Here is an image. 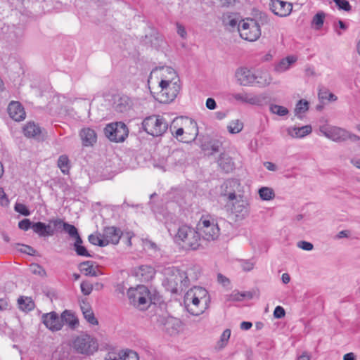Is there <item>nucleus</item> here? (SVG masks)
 <instances>
[{"mask_svg": "<svg viewBox=\"0 0 360 360\" xmlns=\"http://www.w3.org/2000/svg\"><path fill=\"white\" fill-rule=\"evenodd\" d=\"M176 32L183 39L186 38L187 32L184 25L181 24L176 22Z\"/></svg>", "mask_w": 360, "mask_h": 360, "instance_id": "57", "label": "nucleus"}, {"mask_svg": "<svg viewBox=\"0 0 360 360\" xmlns=\"http://www.w3.org/2000/svg\"><path fill=\"white\" fill-rule=\"evenodd\" d=\"M33 223L31 222V221L29 219H24L19 221L18 223V227L19 229L23 230V231H27L30 229H32Z\"/></svg>", "mask_w": 360, "mask_h": 360, "instance_id": "53", "label": "nucleus"}, {"mask_svg": "<svg viewBox=\"0 0 360 360\" xmlns=\"http://www.w3.org/2000/svg\"><path fill=\"white\" fill-rule=\"evenodd\" d=\"M10 117L16 121L20 122L25 119L26 113L24 108L18 101H11L7 108Z\"/></svg>", "mask_w": 360, "mask_h": 360, "instance_id": "16", "label": "nucleus"}, {"mask_svg": "<svg viewBox=\"0 0 360 360\" xmlns=\"http://www.w3.org/2000/svg\"><path fill=\"white\" fill-rule=\"evenodd\" d=\"M84 317L91 325H97L98 323V320L91 309H86L85 311H84Z\"/></svg>", "mask_w": 360, "mask_h": 360, "instance_id": "48", "label": "nucleus"}, {"mask_svg": "<svg viewBox=\"0 0 360 360\" xmlns=\"http://www.w3.org/2000/svg\"><path fill=\"white\" fill-rule=\"evenodd\" d=\"M79 267L86 276L96 277L98 275L96 269L94 267V262L92 261L83 262L80 263Z\"/></svg>", "mask_w": 360, "mask_h": 360, "instance_id": "29", "label": "nucleus"}, {"mask_svg": "<svg viewBox=\"0 0 360 360\" xmlns=\"http://www.w3.org/2000/svg\"><path fill=\"white\" fill-rule=\"evenodd\" d=\"M242 268L244 271H251L254 267V263L250 260H245L242 262Z\"/></svg>", "mask_w": 360, "mask_h": 360, "instance_id": "59", "label": "nucleus"}, {"mask_svg": "<svg viewBox=\"0 0 360 360\" xmlns=\"http://www.w3.org/2000/svg\"><path fill=\"white\" fill-rule=\"evenodd\" d=\"M231 335V330L229 329L225 330L221 335L220 340L219 341V348H223L226 345Z\"/></svg>", "mask_w": 360, "mask_h": 360, "instance_id": "49", "label": "nucleus"}, {"mask_svg": "<svg viewBox=\"0 0 360 360\" xmlns=\"http://www.w3.org/2000/svg\"><path fill=\"white\" fill-rule=\"evenodd\" d=\"M319 129L323 136L335 142H343L348 139L355 141L359 139L358 136L338 127L321 126Z\"/></svg>", "mask_w": 360, "mask_h": 360, "instance_id": "8", "label": "nucleus"}, {"mask_svg": "<svg viewBox=\"0 0 360 360\" xmlns=\"http://www.w3.org/2000/svg\"><path fill=\"white\" fill-rule=\"evenodd\" d=\"M220 146L221 143L219 141H214L211 145L210 148L212 150V152L216 153L219 150Z\"/></svg>", "mask_w": 360, "mask_h": 360, "instance_id": "64", "label": "nucleus"}, {"mask_svg": "<svg viewBox=\"0 0 360 360\" xmlns=\"http://www.w3.org/2000/svg\"><path fill=\"white\" fill-rule=\"evenodd\" d=\"M175 124H180L184 129L185 136L180 141L184 143H190L195 140L198 135V127L197 122L188 117H181L174 119Z\"/></svg>", "mask_w": 360, "mask_h": 360, "instance_id": "11", "label": "nucleus"}, {"mask_svg": "<svg viewBox=\"0 0 360 360\" xmlns=\"http://www.w3.org/2000/svg\"><path fill=\"white\" fill-rule=\"evenodd\" d=\"M243 128V124L239 120H235L231 121L227 127L229 133L235 134L242 131Z\"/></svg>", "mask_w": 360, "mask_h": 360, "instance_id": "39", "label": "nucleus"}, {"mask_svg": "<svg viewBox=\"0 0 360 360\" xmlns=\"http://www.w3.org/2000/svg\"><path fill=\"white\" fill-rule=\"evenodd\" d=\"M73 347L77 353L90 356L98 348L97 340L88 334H82L73 341Z\"/></svg>", "mask_w": 360, "mask_h": 360, "instance_id": "6", "label": "nucleus"}, {"mask_svg": "<svg viewBox=\"0 0 360 360\" xmlns=\"http://www.w3.org/2000/svg\"><path fill=\"white\" fill-rule=\"evenodd\" d=\"M209 301L208 292L202 287H195L191 289L184 296L186 308L193 316H199L202 314Z\"/></svg>", "mask_w": 360, "mask_h": 360, "instance_id": "1", "label": "nucleus"}, {"mask_svg": "<svg viewBox=\"0 0 360 360\" xmlns=\"http://www.w3.org/2000/svg\"><path fill=\"white\" fill-rule=\"evenodd\" d=\"M252 326V323L249 322V321H243L240 323V328L242 330H249L251 328Z\"/></svg>", "mask_w": 360, "mask_h": 360, "instance_id": "63", "label": "nucleus"}, {"mask_svg": "<svg viewBox=\"0 0 360 360\" xmlns=\"http://www.w3.org/2000/svg\"><path fill=\"white\" fill-rule=\"evenodd\" d=\"M252 20L257 22V25L261 28L262 25H264L269 23V18L266 13L262 11H257L254 18H251Z\"/></svg>", "mask_w": 360, "mask_h": 360, "instance_id": "36", "label": "nucleus"}, {"mask_svg": "<svg viewBox=\"0 0 360 360\" xmlns=\"http://www.w3.org/2000/svg\"><path fill=\"white\" fill-rule=\"evenodd\" d=\"M255 71L241 67L237 69L235 76L242 86H254Z\"/></svg>", "mask_w": 360, "mask_h": 360, "instance_id": "15", "label": "nucleus"}, {"mask_svg": "<svg viewBox=\"0 0 360 360\" xmlns=\"http://www.w3.org/2000/svg\"><path fill=\"white\" fill-rule=\"evenodd\" d=\"M170 131L173 136L179 140L180 139L179 137L181 136L182 138L184 137L183 135L185 134L184 129L182 125H180V124H175L174 120L170 126Z\"/></svg>", "mask_w": 360, "mask_h": 360, "instance_id": "38", "label": "nucleus"}, {"mask_svg": "<svg viewBox=\"0 0 360 360\" xmlns=\"http://www.w3.org/2000/svg\"><path fill=\"white\" fill-rule=\"evenodd\" d=\"M272 77L266 70L258 69L254 72V86L265 87L271 84Z\"/></svg>", "mask_w": 360, "mask_h": 360, "instance_id": "18", "label": "nucleus"}, {"mask_svg": "<svg viewBox=\"0 0 360 360\" xmlns=\"http://www.w3.org/2000/svg\"><path fill=\"white\" fill-rule=\"evenodd\" d=\"M129 98L126 96L120 97L115 102V109L119 112H124L129 109Z\"/></svg>", "mask_w": 360, "mask_h": 360, "instance_id": "34", "label": "nucleus"}, {"mask_svg": "<svg viewBox=\"0 0 360 360\" xmlns=\"http://www.w3.org/2000/svg\"><path fill=\"white\" fill-rule=\"evenodd\" d=\"M269 110L273 114H276L278 116H285L289 112L287 108L276 104L270 105Z\"/></svg>", "mask_w": 360, "mask_h": 360, "instance_id": "42", "label": "nucleus"}, {"mask_svg": "<svg viewBox=\"0 0 360 360\" xmlns=\"http://www.w3.org/2000/svg\"><path fill=\"white\" fill-rule=\"evenodd\" d=\"M319 99L321 101L328 100L329 101H335L338 97L333 93L329 92V90L323 86L319 87Z\"/></svg>", "mask_w": 360, "mask_h": 360, "instance_id": "31", "label": "nucleus"}, {"mask_svg": "<svg viewBox=\"0 0 360 360\" xmlns=\"http://www.w3.org/2000/svg\"><path fill=\"white\" fill-rule=\"evenodd\" d=\"M238 20L239 19L236 13H226L223 14V25L230 31L234 30L235 29L238 30L239 25Z\"/></svg>", "mask_w": 360, "mask_h": 360, "instance_id": "25", "label": "nucleus"}, {"mask_svg": "<svg viewBox=\"0 0 360 360\" xmlns=\"http://www.w3.org/2000/svg\"><path fill=\"white\" fill-rule=\"evenodd\" d=\"M271 9L275 15L286 17L292 12V5L281 0H273L271 4Z\"/></svg>", "mask_w": 360, "mask_h": 360, "instance_id": "14", "label": "nucleus"}, {"mask_svg": "<svg viewBox=\"0 0 360 360\" xmlns=\"http://www.w3.org/2000/svg\"><path fill=\"white\" fill-rule=\"evenodd\" d=\"M172 158L175 160L176 158H180V159L178 160V163L181 165L184 163L185 160V153L182 150H176L172 153Z\"/></svg>", "mask_w": 360, "mask_h": 360, "instance_id": "55", "label": "nucleus"}, {"mask_svg": "<svg viewBox=\"0 0 360 360\" xmlns=\"http://www.w3.org/2000/svg\"><path fill=\"white\" fill-rule=\"evenodd\" d=\"M32 229L40 237L53 236L54 233V230L51 229L49 224H46L41 221L33 223Z\"/></svg>", "mask_w": 360, "mask_h": 360, "instance_id": "24", "label": "nucleus"}, {"mask_svg": "<svg viewBox=\"0 0 360 360\" xmlns=\"http://www.w3.org/2000/svg\"><path fill=\"white\" fill-rule=\"evenodd\" d=\"M120 360H139L138 354L132 350L120 352Z\"/></svg>", "mask_w": 360, "mask_h": 360, "instance_id": "43", "label": "nucleus"}, {"mask_svg": "<svg viewBox=\"0 0 360 360\" xmlns=\"http://www.w3.org/2000/svg\"><path fill=\"white\" fill-rule=\"evenodd\" d=\"M245 297H248L250 299H251L252 297V293L250 292H239L234 291L229 295L227 300L228 301H241Z\"/></svg>", "mask_w": 360, "mask_h": 360, "instance_id": "41", "label": "nucleus"}, {"mask_svg": "<svg viewBox=\"0 0 360 360\" xmlns=\"http://www.w3.org/2000/svg\"><path fill=\"white\" fill-rule=\"evenodd\" d=\"M161 90L158 93L159 100L161 103H169L173 101L179 94L181 86L178 82L161 80L160 82Z\"/></svg>", "mask_w": 360, "mask_h": 360, "instance_id": "9", "label": "nucleus"}, {"mask_svg": "<svg viewBox=\"0 0 360 360\" xmlns=\"http://www.w3.org/2000/svg\"><path fill=\"white\" fill-rule=\"evenodd\" d=\"M41 128L34 122H30L23 127V134L29 138L37 139L41 134Z\"/></svg>", "mask_w": 360, "mask_h": 360, "instance_id": "27", "label": "nucleus"}, {"mask_svg": "<svg viewBox=\"0 0 360 360\" xmlns=\"http://www.w3.org/2000/svg\"><path fill=\"white\" fill-rule=\"evenodd\" d=\"M325 13L323 12H318L312 19V24L315 25L316 30H320L324 22Z\"/></svg>", "mask_w": 360, "mask_h": 360, "instance_id": "45", "label": "nucleus"}, {"mask_svg": "<svg viewBox=\"0 0 360 360\" xmlns=\"http://www.w3.org/2000/svg\"><path fill=\"white\" fill-rule=\"evenodd\" d=\"M106 137L111 141L116 143L123 142L129 134V129L127 125L122 122H114L106 125L104 129Z\"/></svg>", "mask_w": 360, "mask_h": 360, "instance_id": "10", "label": "nucleus"}, {"mask_svg": "<svg viewBox=\"0 0 360 360\" xmlns=\"http://www.w3.org/2000/svg\"><path fill=\"white\" fill-rule=\"evenodd\" d=\"M58 166L63 174H68L70 169L68 156L65 155H60L58 160Z\"/></svg>", "mask_w": 360, "mask_h": 360, "instance_id": "40", "label": "nucleus"}, {"mask_svg": "<svg viewBox=\"0 0 360 360\" xmlns=\"http://www.w3.org/2000/svg\"><path fill=\"white\" fill-rule=\"evenodd\" d=\"M63 230L68 233L70 237L75 240H77V243L80 241V236L79 234L77 229L72 224L67 222L63 223Z\"/></svg>", "mask_w": 360, "mask_h": 360, "instance_id": "32", "label": "nucleus"}, {"mask_svg": "<svg viewBox=\"0 0 360 360\" xmlns=\"http://www.w3.org/2000/svg\"><path fill=\"white\" fill-rule=\"evenodd\" d=\"M232 211L237 217L244 218L249 213V203L244 199L237 200L232 206Z\"/></svg>", "mask_w": 360, "mask_h": 360, "instance_id": "19", "label": "nucleus"}, {"mask_svg": "<svg viewBox=\"0 0 360 360\" xmlns=\"http://www.w3.org/2000/svg\"><path fill=\"white\" fill-rule=\"evenodd\" d=\"M297 247L304 250L310 251L313 249L314 245L309 242L302 240L297 243Z\"/></svg>", "mask_w": 360, "mask_h": 360, "instance_id": "54", "label": "nucleus"}, {"mask_svg": "<svg viewBox=\"0 0 360 360\" xmlns=\"http://www.w3.org/2000/svg\"><path fill=\"white\" fill-rule=\"evenodd\" d=\"M166 274L167 275L171 274V276L167 278L170 283H174L176 286L179 285L181 289L184 287H188L189 280L184 271H181L176 267H172L167 269Z\"/></svg>", "mask_w": 360, "mask_h": 360, "instance_id": "12", "label": "nucleus"}, {"mask_svg": "<svg viewBox=\"0 0 360 360\" xmlns=\"http://www.w3.org/2000/svg\"><path fill=\"white\" fill-rule=\"evenodd\" d=\"M79 136L84 146H93L96 142L97 136L95 131L91 128H84L80 131Z\"/></svg>", "mask_w": 360, "mask_h": 360, "instance_id": "21", "label": "nucleus"}, {"mask_svg": "<svg viewBox=\"0 0 360 360\" xmlns=\"http://www.w3.org/2000/svg\"><path fill=\"white\" fill-rule=\"evenodd\" d=\"M218 165L226 173L232 172L235 168V164L232 158L225 153H221L217 160Z\"/></svg>", "mask_w": 360, "mask_h": 360, "instance_id": "22", "label": "nucleus"}, {"mask_svg": "<svg viewBox=\"0 0 360 360\" xmlns=\"http://www.w3.org/2000/svg\"><path fill=\"white\" fill-rule=\"evenodd\" d=\"M264 165L269 171L274 172L277 169V166L271 162H265Z\"/></svg>", "mask_w": 360, "mask_h": 360, "instance_id": "62", "label": "nucleus"}, {"mask_svg": "<svg viewBox=\"0 0 360 360\" xmlns=\"http://www.w3.org/2000/svg\"><path fill=\"white\" fill-rule=\"evenodd\" d=\"M259 195L263 200H270L274 198V191L269 187H262L259 189Z\"/></svg>", "mask_w": 360, "mask_h": 360, "instance_id": "35", "label": "nucleus"}, {"mask_svg": "<svg viewBox=\"0 0 360 360\" xmlns=\"http://www.w3.org/2000/svg\"><path fill=\"white\" fill-rule=\"evenodd\" d=\"M312 129L310 125H305L300 127H290L287 129L288 134L292 138L302 139L311 133Z\"/></svg>", "mask_w": 360, "mask_h": 360, "instance_id": "20", "label": "nucleus"}, {"mask_svg": "<svg viewBox=\"0 0 360 360\" xmlns=\"http://www.w3.org/2000/svg\"><path fill=\"white\" fill-rule=\"evenodd\" d=\"M238 31L243 39L250 42L259 39L262 34L261 28L250 18L243 20L239 22Z\"/></svg>", "mask_w": 360, "mask_h": 360, "instance_id": "5", "label": "nucleus"}, {"mask_svg": "<svg viewBox=\"0 0 360 360\" xmlns=\"http://www.w3.org/2000/svg\"><path fill=\"white\" fill-rule=\"evenodd\" d=\"M297 60V58L293 56H289L281 59L274 66V71L278 73H282L288 70L290 65Z\"/></svg>", "mask_w": 360, "mask_h": 360, "instance_id": "26", "label": "nucleus"}, {"mask_svg": "<svg viewBox=\"0 0 360 360\" xmlns=\"http://www.w3.org/2000/svg\"><path fill=\"white\" fill-rule=\"evenodd\" d=\"M174 241L185 250H195L202 246V238L198 230L187 225L179 227L174 236Z\"/></svg>", "mask_w": 360, "mask_h": 360, "instance_id": "2", "label": "nucleus"}, {"mask_svg": "<svg viewBox=\"0 0 360 360\" xmlns=\"http://www.w3.org/2000/svg\"><path fill=\"white\" fill-rule=\"evenodd\" d=\"M19 308L22 311H31L34 307V303L30 297H20L18 300Z\"/></svg>", "mask_w": 360, "mask_h": 360, "instance_id": "33", "label": "nucleus"}, {"mask_svg": "<svg viewBox=\"0 0 360 360\" xmlns=\"http://www.w3.org/2000/svg\"><path fill=\"white\" fill-rule=\"evenodd\" d=\"M206 107L209 109V110H214L216 108H217V103H216V101L214 98H208L207 100H206Z\"/></svg>", "mask_w": 360, "mask_h": 360, "instance_id": "61", "label": "nucleus"}, {"mask_svg": "<svg viewBox=\"0 0 360 360\" xmlns=\"http://www.w3.org/2000/svg\"><path fill=\"white\" fill-rule=\"evenodd\" d=\"M88 239L93 245H98L100 247H105L107 245V243L103 240V235L101 233L99 235L91 234L89 236Z\"/></svg>", "mask_w": 360, "mask_h": 360, "instance_id": "44", "label": "nucleus"}, {"mask_svg": "<svg viewBox=\"0 0 360 360\" xmlns=\"http://www.w3.org/2000/svg\"><path fill=\"white\" fill-rule=\"evenodd\" d=\"M136 276L142 281H149L155 274L154 269L148 265H141L136 269Z\"/></svg>", "mask_w": 360, "mask_h": 360, "instance_id": "23", "label": "nucleus"}, {"mask_svg": "<svg viewBox=\"0 0 360 360\" xmlns=\"http://www.w3.org/2000/svg\"><path fill=\"white\" fill-rule=\"evenodd\" d=\"M61 320H63V326L65 323L72 329L76 328L79 325L78 319L68 310H65L61 314Z\"/></svg>", "mask_w": 360, "mask_h": 360, "instance_id": "28", "label": "nucleus"}, {"mask_svg": "<svg viewBox=\"0 0 360 360\" xmlns=\"http://www.w3.org/2000/svg\"><path fill=\"white\" fill-rule=\"evenodd\" d=\"M127 295L130 303L140 310L147 309L152 303L150 292L143 285H138L135 288H129Z\"/></svg>", "mask_w": 360, "mask_h": 360, "instance_id": "3", "label": "nucleus"}, {"mask_svg": "<svg viewBox=\"0 0 360 360\" xmlns=\"http://www.w3.org/2000/svg\"><path fill=\"white\" fill-rule=\"evenodd\" d=\"M41 319L46 327L53 332L58 331L63 328L61 316H59L55 311L44 314L41 316Z\"/></svg>", "mask_w": 360, "mask_h": 360, "instance_id": "13", "label": "nucleus"}, {"mask_svg": "<svg viewBox=\"0 0 360 360\" xmlns=\"http://www.w3.org/2000/svg\"><path fill=\"white\" fill-rule=\"evenodd\" d=\"M337 6L342 10L349 11L351 9L349 1L347 0H333Z\"/></svg>", "mask_w": 360, "mask_h": 360, "instance_id": "52", "label": "nucleus"}, {"mask_svg": "<svg viewBox=\"0 0 360 360\" xmlns=\"http://www.w3.org/2000/svg\"><path fill=\"white\" fill-rule=\"evenodd\" d=\"M231 97L237 101L243 103L254 104L256 101V98L255 97L251 96L246 92L234 93L231 94Z\"/></svg>", "mask_w": 360, "mask_h": 360, "instance_id": "30", "label": "nucleus"}, {"mask_svg": "<svg viewBox=\"0 0 360 360\" xmlns=\"http://www.w3.org/2000/svg\"><path fill=\"white\" fill-rule=\"evenodd\" d=\"M81 291L84 295H89L93 290V285L88 281H82L80 285Z\"/></svg>", "mask_w": 360, "mask_h": 360, "instance_id": "50", "label": "nucleus"}, {"mask_svg": "<svg viewBox=\"0 0 360 360\" xmlns=\"http://www.w3.org/2000/svg\"><path fill=\"white\" fill-rule=\"evenodd\" d=\"M15 210L24 215V216H29L30 214V210H28V208L27 207L26 205H25L24 204H22V203H16L15 205Z\"/></svg>", "mask_w": 360, "mask_h": 360, "instance_id": "51", "label": "nucleus"}, {"mask_svg": "<svg viewBox=\"0 0 360 360\" xmlns=\"http://www.w3.org/2000/svg\"><path fill=\"white\" fill-rule=\"evenodd\" d=\"M30 271L35 275H39L41 277L46 276L45 269L38 264H32L30 266Z\"/></svg>", "mask_w": 360, "mask_h": 360, "instance_id": "47", "label": "nucleus"}, {"mask_svg": "<svg viewBox=\"0 0 360 360\" xmlns=\"http://www.w3.org/2000/svg\"><path fill=\"white\" fill-rule=\"evenodd\" d=\"M103 240L107 243L117 244L122 236V231L120 229L115 226L105 227L103 231Z\"/></svg>", "mask_w": 360, "mask_h": 360, "instance_id": "17", "label": "nucleus"}, {"mask_svg": "<svg viewBox=\"0 0 360 360\" xmlns=\"http://www.w3.org/2000/svg\"><path fill=\"white\" fill-rule=\"evenodd\" d=\"M20 252L29 255H33L35 253V250L33 248L25 245H22V248H20Z\"/></svg>", "mask_w": 360, "mask_h": 360, "instance_id": "58", "label": "nucleus"}, {"mask_svg": "<svg viewBox=\"0 0 360 360\" xmlns=\"http://www.w3.org/2000/svg\"><path fill=\"white\" fill-rule=\"evenodd\" d=\"M222 7H230L234 6L238 0H218Z\"/></svg>", "mask_w": 360, "mask_h": 360, "instance_id": "60", "label": "nucleus"}, {"mask_svg": "<svg viewBox=\"0 0 360 360\" xmlns=\"http://www.w3.org/2000/svg\"><path fill=\"white\" fill-rule=\"evenodd\" d=\"M142 127L148 134L159 136L166 132L168 124L162 116L153 115L143 120Z\"/></svg>", "mask_w": 360, "mask_h": 360, "instance_id": "4", "label": "nucleus"}, {"mask_svg": "<svg viewBox=\"0 0 360 360\" xmlns=\"http://www.w3.org/2000/svg\"><path fill=\"white\" fill-rule=\"evenodd\" d=\"M285 315V309L281 307L277 306L274 311V316L276 319H281Z\"/></svg>", "mask_w": 360, "mask_h": 360, "instance_id": "56", "label": "nucleus"}, {"mask_svg": "<svg viewBox=\"0 0 360 360\" xmlns=\"http://www.w3.org/2000/svg\"><path fill=\"white\" fill-rule=\"evenodd\" d=\"M196 229L200 233L203 241H210L216 240L219 236V228L214 223V220H210L202 217L197 224Z\"/></svg>", "mask_w": 360, "mask_h": 360, "instance_id": "7", "label": "nucleus"}, {"mask_svg": "<svg viewBox=\"0 0 360 360\" xmlns=\"http://www.w3.org/2000/svg\"><path fill=\"white\" fill-rule=\"evenodd\" d=\"M82 243H83V241L81 238H80V241L79 243H77V240H75L74 249H75V251L76 252L77 255L79 256L91 257V255L89 253L86 248L82 245Z\"/></svg>", "mask_w": 360, "mask_h": 360, "instance_id": "37", "label": "nucleus"}, {"mask_svg": "<svg viewBox=\"0 0 360 360\" xmlns=\"http://www.w3.org/2000/svg\"><path fill=\"white\" fill-rule=\"evenodd\" d=\"M309 109V103L305 100H300L296 105L295 112V115L305 112Z\"/></svg>", "mask_w": 360, "mask_h": 360, "instance_id": "46", "label": "nucleus"}]
</instances>
